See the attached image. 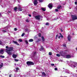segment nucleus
I'll return each mask as SVG.
<instances>
[{
	"mask_svg": "<svg viewBox=\"0 0 77 77\" xmlns=\"http://www.w3.org/2000/svg\"><path fill=\"white\" fill-rule=\"evenodd\" d=\"M26 65L28 66H30V65H34V63L32 61H28L26 62Z\"/></svg>",
	"mask_w": 77,
	"mask_h": 77,
	"instance_id": "f257e3e1",
	"label": "nucleus"
},
{
	"mask_svg": "<svg viewBox=\"0 0 77 77\" xmlns=\"http://www.w3.org/2000/svg\"><path fill=\"white\" fill-rule=\"evenodd\" d=\"M72 20H77V16L74 15H72L71 16Z\"/></svg>",
	"mask_w": 77,
	"mask_h": 77,
	"instance_id": "f03ea898",
	"label": "nucleus"
},
{
	"mask_svg": "<svg viewBox=\"0 0 77 77\" xmlns=\"http://www.w3.org/2000/svg\"><path fill=\"white\" fill-rule=\"evenodd\" d=\"M41 16L40 15H38V16H36L35 17V18L36 20H40V19H41L40 17Z\"/></svg>",
	"mask_w": 77,
	"mask_h": 77,
	"instance_id": "7ed1b4c3",
	"label": "nucleus"
},
{
	"mask_svg": "<svg viewBox=\"0 0 77 77\" xmlns=\"http://www.w3.org/2000/svg\"><path fill=\"white\" fill-rule=\"evenodd\" d=\"M17 10L19 11H23V9H22L20 5L19 6V8H17Z\"/></svg>",
	"mask_w": 77,
	"mask_h": 77,
	"instance_id": "20e7f679",
	"label": "nucleus"
},
{
	"mask_svg": "<svg viewBox=\"0 0 77 77\" xmlns=\"http://www.w3.org/2000/svg\"><path fill=\"white\" fill-rule=\"evenodd\" d=\"M33 3L34 4V5H36L38 2V0H34Z\"/></svg>",
	"mask_w": 77,
	"mask_h": 77,
	"instance_id": "39448f33",
	"label": "nucleus"
},
{
	"mask_svg": "<svg viewBox=\"0 0 77 77\" xmlns=\"http://www.w3.org/2000/svg\"><path fill=\"white\" fill-rule=\"evenodd\" d=\"M48 7L49 8H53V5L51 3L49 4L48 5Z\"/></svg>",
	"mask_w": 77,
	"mask_h": 77,
	"instance_id": "423d86ee",
	"label": "nucleus"
},
{
	"mask_svg": "<svg viewBox=\"0 0 77 77\" xmlns=\"http://www.w3.org/2000/svg\"><path fill=\"white\" fill-rule=\"evenodd\" d=\"M13 42L14 43V44H15L17 45H20V44L18 43L17 42L14 41V40L13 41Z\"/></svg>",
	"mask_w": 77,
	"mask_h": 77,
	"instance_id": "0eeeda50",
	"label": "nucleus"
},
{
	"mask_svg": "<svg viewBox=\"0 0 77 77\" xmlns=\"http://www.w3.org/2000/svg\"><path fill=\"white\" fill-rule=\"evenodd\" d=\"M12 57L14 59H16L17 57V55L15 54H13L12 55Z\"/></svg>",
	"mask_w": 77,
	"mask_h": 77,
	"instance_id": "6e6552de",
	"label": "nucleus"
},
{
	"mask_svg": "<svg viewBox=\"0 0 77 77\" xmlns=\"http://www.w3.org/2000/svg\"><path fill=\"white\" fill-rule=\"evenodd\" d=\"M66 57L67 59H69L71 57V56L70 55H66Z\"/></svg>",
	"mask_w": 77,
	"mask_h": 77,
	"instance_id": "1a4fd4ad",
	"label": "nucleus"
},
{
	"mask_svg": "<svg viewBox=\"0 0 77 77\" xmlns=\"http://www.w3.org/2000/svg\"><path fill=\"white\" fill-rule=\"evenodd\" d=\"M4 50L3 49H1L0 50V54H3V53H4Z\"/></svg>",
	"mask_w": 77,
	"mask_h": 77,
	"instance_id": "9d476101",
	"label": "nucleus"
},
{
	"mask_svg": "<svg viewBox=\"0 0 77 77\" xmlns=\"http://www.w3.org/2000/svg\"><path fill=\"white\" fill-rule=\"evenodd\" d=\"M67 38L68 41H71V37L70 36V35H69L68 36Z\"/></svg>",
	"mask_w": 77,
	"mask_h": 77,
	"instance_id": "9b49d317",
	"label": "nucleus"
},
{
	"mask_svg": "<svg viewBox=\"0 0 77 77\" xmlns=\"http://www.w3.org/2000/svg\"><path fill=\"white\" fill-rule=\"evenodd\" d=\"M57 9L58 10L61 9L62 8V6L61 5H58L57 7Z\"/></svg>",
	"mask_w": 77,
	"mask_h": 77,
	"instance_id": "f8f14e48",
	"label": "nucleus"
},
{
	"mask_svg": "<svg viewBox=\"0 0 77 77\" xmlns=\"http://www.w3.org/2000/svg\"><path fill=\"white\" fill-rule=\"evenodd\" d=\"M6 52H10V51H11L9 49H8V50L7 49H6Z\"/></svg>",
	"mask_w": 77,
	"mask_h": 77,
	"instance_id": "ddd939ff",
	"label": "nucleus"
},
{
	"mask_svg": "<svg viewBox=\"0 0 77 77\" xmlns=\"http://www.w3.org/2000/svg\"><path fill=\"white\" fill-rule=\"evenodd\" d=\"M36 52H34L33 54V57H35L36 56Z\"/></svg>",
	"mask_w": 77,
	"mask_h": 77,
	"instance_id": "4468645a",
	"label": "nucleus"
},
{
	"mask_svg": "<svg viewBox=\"0 0 77 77\" xmlns=\"http://www.w3.org/2000/svg\"><path fill=\"white\" fill-rule=\"evenodd\" d=\"M6 53L8 54V55H11L12 54V53L9 52H6Z\"/></svg>",
	"mask_w": 77,
	"mask_h": 77,
	"instance_id": "2eb2a0df",
	"label": "nucleus"
},
{
	"mask_svg": "<svg viewBox=\"0 0 77 77\" xmlns=\"http://www.w3.org/2000/svg\"><path fill=\"white\" fill-rule=\"evenodd\" d=\"M41 9L43 11H46V9H45V8H41Z\"/></svg>",
	"mask_w": 77,
	"mask_h": 77,
	"instance_id": "dca6fc26",
	"label": "nucleus"
},
{
	"mask_svg": "<svg viewBox=\"0 0 77 77\" xmlns=\"http://www.w3.org/2000/svg\"><path fill=\"white\" fill-rule=\"evenodd\" d=\"M42 75H44V76H45V75H46V74L45 73V72H42Z\"/></svg>",
	"mask_w": 77,
	"mask_h": 77,
	"instance_id": "f3484780",
	"label": "nucleus"
},
{
	"mask_svg": "<svg viewBox=\"0 0 77 77\" xmlns=\"http://www.w3.org/2000/svg\"><path fill=\"white\" fill-rule=\"evenodd\" d=\"M42 41L44 42L45 41V38H44V36H43L42 37Z\"/></svg>",
	"mask_w": 77,
	"mask_h": 77,
	"instance_id": "a211bd4d",
	"label": "nucleus"
},
{
	"mask_svg": "<svg viewBox=\"0 0 77 77\" xmlns=\"http://www.w3.org/2000/svg\"><path fill=\"white\" fill-rule=\"evenodd\" d=\"M13 48H13V47H10L8 49L11 50L12 51V50H13Z\"/></svg>",
	"mask_w": 77,
	"mask_h": 77,
	"instance_id": "6ab92c4d",
	"label": "nucleus"
},
{
	"mask_svg": "<svg viewBox=\"0 0 77 77\" xmlns=\"http://www.w3.org/2000/svg\"><path fill=\"white\" fill-rule=\"evenodd\" d=\"M29 42H33V39H31L29 40Z\"/></svg>",
	"mask_w": 77,
	"mask_h": 77,
	"instance_id": "aec40b11",
	"label": "nucleus"
},
{
	"mask_svg": "<svg viewBox=\"0 0 77 77\" xmlns=\"http://www.w3.org/2000/svg\"><path fill=\"white\" fill-rule=\"evenodd\" d=\"M17 9H18V8H17V7H15L14 8V10L17 11Z\"/></svg>",
	"mask_w": 77,
	"mask_h": 77,
	"instance_id": "412c9836",
	"label": "nucleus"
},
{
	"mask_svg": "<svg viewBox=\"0 0 77 77\" xmlns=\"http://www.w3.org/2000/svg\"><path fill=\"white\" fill-rule=\"evenodd\" d=\"M49 56H51V55H52V53L51 52H49Z\"/></svg>",
	"mask_w": 77,
	"mask_h": 77,
	"instance_id": "4be33fe9",
	"label": "nucleus"
},
{
	"mask_svg": "<svg viewBox=\"0 0 77 77\" xmlns=\"http://www.w3.org/2000/svg\"><path fill=\"white\" fill-rule=\"evenodd\" d=\"M2 32H3V33H6V32H7V31H6L5 30H3L2 31Z\"/></svg>",
	"mask_w": 77,
	"mask_h": 77,
	"instance_id": "5701e85b",
	"label": "nucleus"
},
{
	"mask_svg": "<svg viewBox=\"0 0 77 77\" xmlns=\"http://www.w3.org/2000/svg\"><path fill=\"white\" fill-rule=\"evenodd\" d=\"M57 56V57H60V55L59 54H56Z\"/></svg>",
	"mask_w": 77,
	"mask_h": 77,
	"instance_id": "b1692460",
	"label": "nucleus"
},
{
	"mask_svg": "<svg viewBox=\"0 0 77 77\" xmlns=\"http://www.w3.org/2000/svg\"><path fill=\"white\" fill-rule=\"evenodd\" d=\"M38 36L39 37H41V33H39L38 35Z\"/></svg>",
	"mask_w": 77,
	"mask_h": 77,
	"instance_id": "393cba45",
	"label": "nucleus"
},
{
	"mask_svg": "<svg viewBox=\"0 0 77 77\" xmlns=\"http://www.w3.org/2000/svg\"><path fill=\"white\" fill-rule=\"evenodd\" d=\"M25 42L27 44H29V42H28V41L27 40H25Z\"/></svg>",
	"mask_w": 77,
	"mask_h": 77,
	"instance_id": "a878e982",
	"label": "nucleus"
},
{
	"mask_svg": "<svg viewBox=\"0 0 77 77\" xmlns=\"http://www.w3.org/2000/svg\"><path fill=\"white\" fill-rule=\"evenodd\" d=\"M14 60L16 62H18V61H19V60L17 59H15Z\"/></svg>",
	"mask_w": 77,
	"mask_h": 77,
	"instance_id": "bb28decb",
	"label": "nucleus"
},
{
	"mask_svg": "<svg viewBox=\"0 0 77 77\" xmlns=\"http://www.w3.org/2000/svg\"><path fill=\"white\" fill-rule=\"evenodd\" d=\"M0 57H2V58H5V56L0 55Z\"/></svg>",
	"mask_w": 77,
	"mask_h": 77,
	"instance_id": "cd10ccee",
	"label": "nucleus"
},
{
	"mask_svg": "<svg viewBox=\"0 0 77 77\" xmlns=\"http://www.w3.org/2000/svg\"><path fill=\"white\" fill-rule=\"evenodd\" d=\"M19 41H20V42H23V40H22L21 39H19Z\"/></svg>",
	"mask_w": 77,
	"mask_h": 77,
	"instance_id": "c85d7f7f",
	"label": "nucleus"
},
{
	"mask_svg": "<svg viewBox=\"0 0 77 77\" xmlns=\"http://www.w3.org/2000/svg\"><path fill=\"white\" fill-rule=\"evenodd\" d=\"M49 23H46V26H49Z\"/></svg>",
	"mask_w": 77,
	"mask_h": 77,
	"instance_id": "c756f323",
	"label": "nucleus"
},
{
	"mask_svg": "<svg viewBox=\"0 0 77 77\" xmlns=\"http://www.w3.org/2000/svg\"><path fill=\"white\" fill-rule=\"evenodd\" d=\"M63 47H66V44H64L63 45Z\"/></svg>",
	"mask_w": 77,
	"mask_h": 77,
	"instance_id": "7c9ffc66",
	"label": "nucleus"
},
{
	"mask_svg": "<svg viewBox=\"0 0 77 77\" xmlns=\"http://www.w3.org/2000/svg\"><path fill=\"white\" fill-rule=\"evenodd\" d=\"M38 1L40 3H41L43 2V0H38Z\"/></svg>",
	"mask_w": 77,
	"mask_h": 77,
	"instance_id": "2f4dec72",
	"label": "nucleus"
},
{
	"mask_svg": "<svg viewBox=\"0 0 77 77\" xmlns=\"http://www.w3.org/2000/svg\"><path fill=\"white\" fill-rule=\"evenodd\" d=\"M19 69V68H18V67H17L16 68V71H18V70Z\"/></svg>",
	"mask_w": 77,
	"mask_h": 77,
	"instance_id": "473e14b6",
	"label": "nucleus"
},
{
	"mask_svg": "<svg viewBox=\"0 0 77 77\" xmlns=\"http://www.w3.org/2000/svg\"><path fill=\"white\" fill-rule=\"evenodd\" d=\"M40 49H41V50H44V47H41L40 48Z\"/></svg>",
	"mask_w": 77,
	"mask_h": 77,
	"instance_id": "72a5a7b5",
	"label": "nucleus"
},
{
	"mask_svg": "<svg viewBox=\"0 0 77 77\" xmlns=\"http://www.w3.org/2000/svg\"><path fill=\"white\" fill-rule=\"evenodd\" d=\"M0 66L1 67H3V63H1V64L0 65Z\"/></svg>",
	"mask_w": 77,
	"mask_h": 77,
	"instance_id": "f704fd0d",
	"label": "nucleus"
},
{
	"mask_svg": "<svg viewBox=\"0 0 77 77\" xmlns=\"http://www.w3.org/2000/svg\"><path fill=\"white\" fill-rule=\"evenodd\" d=\"M24 35H25L24 33H23L21 35V36H22V37L24 36Z\"/></svg>",
	"mask_w": 77,
	"mask_h": 77,
	"instance_id": "c9c22d12",
	"label": "nucleus"
},
{
	"mask_svg": "<svg viewBox=\"0 0 77 77\" xmlns=\"http://www.w3.org/2000/svg\"><path fill=\"white\" fill-rule=\"evenodd\" d=\"M54 70H55V71H57V68L55 67L54 69Z\"/></svg>",
	"mask_w": 77,
	"mask_h": 77,
	"instance_id": "e433bc0d",
	"label": "nucleus"
},
{
	"mask_svg": "<svg viewBox=\"0 0 77 77\" xmlns=\"http://www.w3.org/2000/svg\"><path fill=\"white\" fill-rule=\"evenodd\" d=\"M55 11H56L57 12H58L59 11V10H58V9H55Z\"/></svg>",
	"mask_w": 77,
	"mask_h": 77,
	"instance_id": "4c0bfd02",
	"label": "nucleus"
},
{
	"mask_svg": "<svg viewBox=\"0 0 77 77\" xmlns=\"http://www.w3.org/2000/svg\"><path fill=\"white\" fill-rule=\"evenodd\" d=\"M26 22H27V23H29V20L28 19H27L26 20Z\"/></svg>",
	"mask_w": 77,
	"mask_h": 77,
	"instance_id": "58836bf2",
	"label": "nucleus"
},
{
	"mask_svg": "<svg viewBox=\"0 0 77 77\" xmlns=\"http://www.w3.org/2000/svg\"><path fill=\"white\" fill-rule=\"evenodd\" d=\"M60 37H61V38H63V35H60Z\"/></svg>",
	"mask_w": 77,
	"mask_h": 77,
	"instance_id": "ea45409f",
	"label": "nucleus"
},
{
	"mask_svg": "<svg viewBox=\"0 0 77 77\" xmlns=\"http://www.w3.org/2000/svg\"><path fill=\"white\" fill-rule=\"evenodd\" d=\"M17 28H14V31H17Z\"/></svg>",
	"mask_w": 77,
	"mask_h": 77,
	"instance_id": "a19ab883",
	"label": "nucleus"
},
{
	"mask_svg": "<svg viewBox=\"0 0 77 77\" xmlns=\"http://www.w3.org/2000/svg\"><path fill=\"white\" fill-rule=\"evenodd\" d=\"M51 66H54V64H53V63H51Z\"/></svg>",
	"mask_w": 77,
	"mask_h": 77,
	"instance_id": "79ce46f5",
	"label": "nucleus"
},
{
	"mask_svg": "<svg viewBox=\"0 0 77 77\" xmlns=\"http://www.w3.org/2000/svg\"><path fill=\"white\" fill-rule=\"evenodd\" d=\"M75 5H77V2H75Z\"/></svg>",
	"mask_w": 77,
	"mask_h": 77,
	"instance_id": "37998d69",
	"label": "nucleus"
},
{
	"mask_svg": "<svg viewBox=\"0 0 77 77\" xmlns=\"http://www.w3.org/2000/svg\"><path fill=\"white\" fill-rule=\"evenodd\" d=\"M58 36H59V35H56V39H57V37H58Z\"/></svg>",
	"mask_w": 77,
	"mask_h": 77,
	"instance_id": "c03bdc74",
	"label": "nucleus"
},
{
	"mask_svg": "<svg viewBox=\"0 0 77 77\" xmlns=\"http://www.w3.org/2000/svg\"><path fill=\"white\" fill-rule=\"evenodd\" d=\"M28 30H29V29H25V31H26L27 32V31H28Z\"/></svg>",
	"mask_w": 77,
	"mask_h": 77,
	"instance_id": "a18cd8bd",
	"label": "nucleus"
},
{
	"mask_svg": "<svg viewBox=\"0 0 77 77\" xmlns=\"http://www.w3.org/2000/svg\"><path fill=\"white\" fill-rule=\"evenodd\" d=\"M2 44V42L0 40V44Z\"/></svg>",
	"mask_w": 77,
	"mask_h": 77,
	"instance_id": "49530a36",
	"label": "nucleus"
},
{
	"mask_svg": "<svg viewBox=\"0 0 77 77\" xmlns=\"http://www.w3.org/2000/svg\"><path fill=\"white\" fill-rule=\"evenodd\" d=\"M73 66L74 67V68H75V67H76V66H75V65H73Z\"/></svg>",
	"mask_w": 77,
	"mask_h": 77,
	"instance_id": "de8ad7c7",
	"label": "nucleus"
},
{
	"mask_svg": "<svg viewBox=\"0 0 77 77\" xmlns=\"http://www.w3.org/2000/svg\"><path fill=\"white\" fill-rule=\"evenodd\" d=\"M28 15H29V17H31V16H32V15H31V14H30Z\"/></svg>",
	"mask_w": 77,
	"mask_h": 77,
	"instance_id": "09e8293b",
	"label": "nucleus"
},
{
	"mask_svg": "<svg viewBox=\"0 0 77 77\" xmlns=\"http://www.w3.org/2000/svg\"><path fill=\"white\" fill-rule=\"evenodd\" d=\"M58 38L59 39H60V35L58 36Z\"/></svg>",
	"mask_w": 77,
	"mask_h": 77,
	"instance_id": "8fccbe9b",
	"label": "nucleus"
},
{
	"mask_svg": "<svg viewBox=\"0 0 77 77\" xmlns=\"http://www.w3.org/2000/svg\"><path fill=\"white\" fill-rule=\"evenodd\" d=\"M6 48H8V46H6Z\"/></svg>",
	"mask_w": 77,
	"mask_h": 77,
	"instance_id": "3c124183",
	"label": "nucleus"
},
{
	"mask_svg": "<svg viewBox=\"0 0 77 77\" xmlns=\"http://www.w3.org/2000/svg\"><path fill=\"white\" fill-rule=\"evenodd\" d=\"M60 30H61V31L62 32H63V30H62V29H60Z\"/></svg>",
	"mask_w": 77,
	"mask_h": 77,
	"instance_id": "603ef678",
	"label": "nucleus"
},
{
	"mask_svg": "<svg viewBox=\"0 0 77 77\" xmlns=\"http://www.w3.org/2000/svg\"><path fill=\"white\" fill-rule=\"evenodd\" d=\"M60 35H62V34H61L60 33Z\"/></svg>",
	"mask_w": 77,
	"mask_h": 77,
	"instance_id": "864d4df0",
	"label": "nucleus"
},
{
	"mask_svg": "<svg viewBox=\"0 0 77 77\" xmlns=\"http://www.w3.org/2000/svg\"><path fill=\"white\" fill-rule=\"evenodd\" d=\"M8 12H11V11H8Z\"/></svg>",
	"mask_w": 77,
	"mask_h": 77,
	"instance_id": "5fc2aeb1",
	"label": "nucleus"
},
{
	"mask_svg": "<svg viewBox=\"0 0 77 77\" xmlns=\"http://www.w3.org/2000/svg\"><path fill=\"white\" fill-rule=\"evenodd\" d=\"M1 15V14L0 13V16Z\"/></svg>",
	"mask_w": 77,
	"mask_h": 77,
	"instance_id": "6e6d98bb",
	"label": "nucleus"
},
{
	"mask_svg": "<svg viewBox=\"0 0 77 77\" xmlns=\"http://www.w3.org/2000/svg\"><path fill=\"white\" fill-rule=\"evenodd\" d=\"M0 68H1V67L0 66Z\"/></svg>",
	"mask_w": 77,
	"mask_h": 77,
	"instance_id": "4d7b16f0",
	"label": "nucleus"
},
{
	"mask_svg": "<svg viewBox=\"0 0 77 77\" xmlns=\"http://www.w3.org/2000/svg\"><path fill=\"white\" fill-rule=\"evenodd\" d=\"M62 56H63V55H62Z\"/></svg>",
	"mask_w": 77,
	"mask_h": 77,
	"instance_id": "13d9d810",
	"label": "nucleus"
},
{
	"mask_svg": "<svg viewBox=\"0 0 77 77\" xmlns=\"http://www.w3.org/2000/svg\"><path fill=\"white\" fill-rule=\"evenodd\" d=\"M76 0V1H77V0Z\"/></svg>",
	"mask_w": 77,
	"mask_h": 77,
	"instance_id": "bf43d9fd",
	"label": "nucleus"
}]
</instances>
